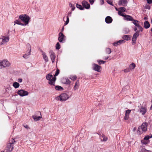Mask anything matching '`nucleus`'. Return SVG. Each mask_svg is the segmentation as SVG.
<instances>
[{
  "label": "nucleus",
  "instance_id": "nucleus-7",
  "mask_svg": "<svg viewBox=\"0 0 152 152\" xmlns=\"http://www.w3.org/2000/svg\"><path fill=\"white\" fill-rule=\"evenodd\" d=\"M139 35L140 31H137L134 34L132 39V44H134L135 43L137 38L139 36Z\"/></svg>",
  "mask_w": 152,
  "mask_h": 152
},
{
  "label": "nucleus",
  "instance_id": "nucleus-53",
  "mask_svg": "<svg viewBox=\"0 0 152 152\" xmlns=\"http://www.w3.org/2000/svg\"><path fill=\"white\" fill-rule=\"evenodd\" d=\"M137 27L136 26H135L134 27V31H136V32L137 31Z\"/></svg>",
  "mask_w": 152,
  "mask_h": 152
},
{
  "label": "nucleus",
  "instance_id": "nucleus-64",
  "mask_svg": "<svg viewBox=\"0 0 152 152\" xmlns=\"http://www.w3.org/2000/svg\"><path fill=\"white\" fill-rule=\"evenodd\" d=\"M151 31L152 32V28L151 29Z\"/></svg>",
  "mask_w": 152,
  "mask_h": 152
},
{
  "label": "nucleus",
  "instance_id": "nucleus-50",
  "mask_svg": "<svg viewBox=\"0 0 152 152\" xmlns=\"http://www.w3.org/2000/svg\"><path fill=\"white\" fill-rule=\"evenodd\" d=\"M147 2L149 4H151L152 3V0H146Z\"/></svg>",
  "mask_w": 152,
  "mask_h": 152
},
{
  "label": "nucleus",
  "instance_id": "nucleus-11",
  "mask_svg": "<svg viewBox=\"0 0 152 152\" xmlns=\"http://www.w3.org/2000/svg\"><path fill=\"white\" fill-rule=\"evenodd\" d=\"M93 69L95 71L100 72L101 69V67L96 64H93Z\"/></svg>",
  "mask_w": 152,
  "mask_h": 152
},
{
  "label": "nucleus",
  "instance_id": "nucleus-59",
  "mask_svg": "<svg viewBox=\"0 0 152 152\" xmlns=\"http://www.w3.org/2000/svg\"><path fill=\"white\" fill-rule=\"evenodd\" d=\"M73 6V5L72 3H69V6L70 7H72Z\"/></svg>",
  "mask_w": 152,
  "mask_h": 152
},
{
  "label": "nucleus",
  "instance_id": "nucleus-29",
  "mask_svg": "<svg viewBox=\"0 0 152 152\" xmlns=\"http://www.w3.org/2000/svg\"><path fill=\"white\" fill-rule=\"evenodd\" d=\"M55 89L58 91H61L64 90V88L63 87L59 86H56Z\"/></svg>",
  "mask_w": 152,
  "mask_h": 152
},
{
  "label": "nucleus",
  "instance_id": "nucleus-41",
  "mask_svg": "<svg viewBox=\"0 0 152 152\" xmlns=\"http://www.w3.org/2000/svg\"><path fill=\"white\" fill-rule=\"evenodd\" d=\"M56 49L59 50L60 48V46L59 42H57L56 45Z\"/></svg>",
  "mask_w": 152,
  "mask_h": 152
},
{
  "label": "nucleus",
  "instance_id": "nucleus-54",
  "mask_svg": "<svg viewBox=\"0 0 152 152\" xmlns=\"http://www.w3.org/2000/svg\"><path fill=\"white\" fill-rule=\"evenodd\" d=\"M142 151H148V152H150L151 151H150L148 150H146V149H145V148H143L142 149Z\"/></svg>",
  "mask_w": 152,
  "mask_h": 152
},
{
  "label": "nucleus",
  "instance_id": "nucleus-36",
  "mask_svg": "<svg viewBox=\"0 0 152 152\" xmlns=\"http://www.w3.org/2000/svg\"><path fill=\"white\" fill-rule=\"evenodd\" d=\"M124 33L125 34H128L129 31V30L128 28H125L123 30Z\"/></svg>",
  "mask_w": 152,
  "mask_h": 152
},
{
  "label": "nucleus",
  "instance_id": "nucleus-47",
  "mask_svg": "<svg viewBox=\"0 0 152 152\" xmlns=\"http://www.w3.org/2000/svg\"><path fill=\"white\" fill-rule=\"evenodd\" d=\"M137 27V28H138L140 30V31H142L143 28L142 27L140 26V25H139Z\"/></svg>",
  "mask_w": 152,
  "mask_h": 152
},
{
  "label": "nucleus",
  "instance_id": "nucleus-30",
  "mask_svg": "<svg viewBox=\"0 0 152 152\" xmlns=\"http://www.w3.org/2000/svg\"><path fill=\"white\" fill-rule=\"evenodd\" d=\"M63 83L69 85L70 83V81L68 78H66L65 80V81L63 82Z\"/></svg>",
  "mask_w": 152,
  "mask_h": 152
},
{
  "label": "nucleus",
  "instance_id": "nucleus-27",
  "mask_svg": "<svg viewBox=\"0 0 152 152\" xmlns=\"http://www.w3.org/2000/svg\"><path fill=\"white\" fill-rule=\"evenodd\" d=\"M13 86L15 88H17L19 87L20 84L17 82H14L13 83Z\"/></svg>",
  "mask_w": 152,
  "mask_h": 152
},
{
  "label": "nucleus",
  "instance_id": "nucleus-63",
  "mask_svg": "<svg viewBox=\"0 0 152 152\" xmlns=\"http://www.w3.org/2000/svg\"><path fill=\"white\" fill-rule=\"evenodd\" d=\"M151 23H152V18L151 19Z\"/></svg>",
  "mask_w": 152,
  "mask_h": 152
},
{
  "label": "nucleus",
  "instance_id": "nucleus-43",
  "mask_svg": "<svg viewBox=\"0 0 152 152\" xmlns=\"http://www.w3.org/2000/svg\"><path fill=\"white\" fill-rule=\"evenodd\" d=\"M113 44L114 46H117L118 45H120V43H119V42H118V41L116 42H115L113 43Z\"/></svg>",
  "mask_w": 152,
  "mask_h": 152
},
{
  "label": "nucleus",
  "instance_id": "nucleus-19",
  "mask_svg": "<svg viewBox=\"0 0 152 152\" xmlns=\"http://www.w3.org/2000/svg\"><path fill=\"white\" fill-rule=\"evenodd\" d=\"M128 2L126 0H119L118 4L119 6H124V5H123L122 4H126Z\"/></svg>",
  "mask_w": 152,
  "mask_h": 152
},
{
  "label": "nucleus",
  "instance_id": "nucleus-26",
  "mask_svg": "<svg viewBox=\"0 0 152 152\" xmlns=\"http://www.w3.org/2000/svg\"><path fill=\"white\" fill-rule=\"evenodd\" d=\"M53 77V75L50 73L47 74L46 76V79L48 80H49L51 79V78H52Z\"/></svg>",
  "mask_w": 152,
  "mask_h": 152
},
{
  "label": "nucleus",
  "instance_id": "nucleus-13",
  "mask_svg": "<svg viewBox=\"0 0 152 152\" xmlns=\"http://www.w3.org/2000/svg\"><path fill=\"white\" fill-rule=\"evenodd\" d=\"M147 110L146 107L142 106L140 109V111L142 115H144L147 112Z\"/></svg>",
  "mask_w": 152,
  "mask_h": 152
},
{
  "label": "nucleus",
  "instance_id": "nucleus-58",
  "mask_svg": "<svg viewBox=\"0 0 152 152\" xmlns=\"http://www.w3.org/2000/svg\"><path fill=\"white\" fill-rule=\"evenodd\" d=\"M75 6H74V5L72 7V11H73L75 9Z\"/></svg>",
  "mask_w": 152,
  "mask_h": 152
},
{
  "label": "nucleus",
  "instance_id": "nucleus-45",
  "mask_svg": "<svg viewBox=\"0 0 152 152\" xmlns=\"http://www.w3.org/2000/svg\"><path fill=\"white\" fill-rule=\"evenodd\" d=\"M122 12H121V11H119L118 12V14L120 15H121V16H123L124 17V16L125 15H124V14H123L122 13Z\"/></svg>",
  "mask_w": 152,
  "mask_h": 152
},
{
  "label": "nucleus",
  "instance_id": "nucleus-21",
  "mask_svg": "<svg viewBox=\"0 0 152 152\" xmlns=\"http://www.w3.org/2000/svg\"><path fill=\"white\" fill-rule=\"evenodd\" d=\"M100 137H101V141H103L105 142L107 140V137H106L105 135L103 134H102Z\"/></svg>",
  "mask_w": 152,
  "mask_h": 152
},
{
  "label": "nucleus",
  "instance_id": "nucleus-23",
  "mask_svg": "<svg viewBox=\"0 0 152 152\" xmlns=\"http://www.w3.org/2000/svg\"><path fill=\"white\" fill-rule=\"evenodd\" d=\"M144 27L146 29L148 28L150 26V24L148 21H145L144 23Z\"/></svg>",
  "mask_w": 152,
  "mask_h": 152
},
{
  "label": "nucleus",
  "instance_id": "nucleus-39",
  "mask_svg": "<svg viewBox=\"0 0 152 152\" xmlns=\"http://www.w3.org/2000/svg\"><path fill=\"white\" fill-rule=\"evenodd\" d=\"M97 61L98 62L99 64H104V63L106 62L105 61H103L102 60H98Z\"/></svg>",
  "mask_w": 152,
  "mask_h": 152
},
{
  "label": "nucleus",
  "instance_id": "nucleus-12",
  "mask_svg": "<svg viewBox=\"0 0 152 152\" xmlns=\"http://www.w3.org/2000/svg\"><path fill=\"white\" fill-rule=\"evenodd\" d=\"M82 4L83 6V7H85L86 9H88L90 7L89 4L87 1H83L82 2Z\"/></svg>",
  "mask_w": 152,
  "mask_h": 152
},
{
  "label": "nucleus",
  "instance_id": "nucleus-5",
  "mask_svg": "<svg viewBox=\"0 0 152 152\" xmlns=\"http://www.w3.org/2000/svg\"><path fill=\"white\" fill-rule=\"evenodd\" d=\"M69 98L68 95L65 93H62L57 97L58 100L60 101H65Z\"/></svg>",
  "mask_w": 152,
  "mask_h": 152
},
{
  "label": "nucleus",
  "instance_id": "nucleus-51",
  "mask_svg": "<svg viewBox=\"0 0 152 152\" xmlns=\"http://www.w3.org/2000/svg\"><path fill=\"white\" fill-rule=\"evenodd\" d=\"M94 0H89V1L90 4H92L94 3Z\"/></svg>",
  "mask_w": 152,
  "mask_h": 152
},
{
  "label": "nucleus",
  "instance_id": "nucleus-3",
  "mask_svg": "<svg viewBox=\"0 0 152 152\" xmlns=\"http://www.w3.org/2000/svg\"><path fill=\"white\" fill-rule=\"evenodd\" d=\"M10 65L9 62L6 60L0 61V69L8 67Z\"/></svg>",
  "mask_w": 152,
  "mask_h": 152
},
{
  "label": "nucleus",
  "instance_id": "nucleus-37",
  "mask_svg": "<svg viewBox=\"0 0 152 152\" xmlns=\"http://www.w3.org/2000/svg\"><path fill=\"white\" fill-rule=\"evenodd\" d=\"M131 111V110H127L126 111L125 115L129 116V115Z\"/></svg>",
  "mask_w": 152,
  "mask_h": 152
},
{
  "label": "nucleus",
  "instance_id": "nucleus-22",
  "mask_svg": "<svg viewBox=\"0 0 152 152\" xmlns=\"http://www.w3.org/2000/svg\"><path fill=\"white\" fill-rule=\"evenodd\" d=\"M72 12L68 13V15L66 17V20L64 23V25H66L69 22V19L68 16H71Z\"/></svg>",
  "mask_w": 152,
  "mask_h": 152
},
{
  "label": "nucleus",
  "instance_id": "nucleus-56",
  "mask_svg": "<svg viewBox=\"0 0 152 152\" xmlns=\"http://www.w3.org/2000/svg\"><path fill=\"white\" fill-rule=\"evenodd\" d=\"M145 8L146 9H150V7L149 6L147 5V6H146L145 7Z\"/></svg>",
  "mask_w": 152,
  "mask_h": 152
},
{
  "label": "nucleus",
  "instance_id": "nucleus-28",
  "mask_svg": "<svg viewBox=\"0 0 152 152\" xmlns=\"http://www.w3.org/2000/svg\"><path fill=\"white\" fill-rule=\"evenodd\" d=\"M136 65L134 63H132L129 66V68L131 69V70L132 69H134Z\"/></svg>",
  "mask_w": 152,
  "mask_h": 152
},
{
  "label": "nucleus",
  "instance_id": "nucleus-44",
  "mask_svg": "<svg viewBox=\"0 0 152 152\" xmlns=\"http://www.w3.org/2000/svg\"><path fill=\"white\" fill-rule=\"evenodd\" d=\"M119 9L122 12H125L126 11V9L124 7H121Z\"/></svg>",
  "mask_w": 152,
  "mask_h": 152
},
{
  "label": "nucleus",
  "instance_id": "nucleus-8",
  "mask_svg": "<svg viewBox=\"0 0 152 152\" xmlns=\"http://www.w3.org/2000/svg\"><path fill=\"white\" fill-rule=\"evenodd\" d=\"M17 93L19 95L21 96L27 95L28 94L27 91L23 89L19 90L18 91Z\"/></svg>",
  "mask_w": 152,
  "mask_h": 152
},
{
  "label": "nucleus",
  "instance_id": "nucleus-61",
  "mask_svg": "<svg viewBox=\"0 0 152 152\" xmlns=\"http://www.w3.org/2000/svg\"><path fill=\"white\" fill-rule=\"evenodd\" d=\"M147 18L146 17H145L144 18V19L145 20H147Z\"/></svg>",
  "mask_w": 152,
  "mask_h": 152
},
{
  "label": "nucleus",
  "instance_id": "nucleus-31",
  "mask_svg": "<svg viewBox=\"0 0 152 152\" xmlns=\"http://www.w3.org/2000/svg\"><path fill=\"white\" fill-rule=\"evenodd\" d=\"M76 7L77 8H79L81 10H84V7H82V6H81L80 5L78 4H77Z\"/></svg>",
  "mask_w": 152,
  "mask_h": 152
},
{
  "label": "nucleus",
  "instance_id": "nucleus-15",
  "mask_svg": "<svg viewBox=\"0 0 152 152\" xmlns=\"http://www.w3.org/2000/svg\"><path fill=\"white\" fill-rule=\"evenodd\" d=\"M124 19L127 21H132L133 20V18L132 16L130 15H125Z\"/></svg>",
  "mask_w": 152,
  "mask_h": 152
},
{
  "label": "nucleus",
  "instance_id": "nucleus-24",
  "mask_svg": "<svg viewBox=\"0 0 152 152\" xmlns=\"http://www.w3.org/2000/svg\"><path fill=\"white\" fill-rule=\"evenodd\" d=\"M122 38L124 40H128L130 39L131 36L130 35H124L123 36Z\"/></svg>",
  "mask_w": 152,
  "mask_h": 152
},
{
  "label": "nucleus",
  "instance_id": "nucleus-1",
  "mask_svg": "<svg viewBox=\"0 0 152 152\" xmlns=\"http://www.w3.org/2000/svg\"><path fill=\"white\" fill-rule=\"evenodd\" d=\"M19 18L20 21L16 20L14 22V25L15 24L20 25L22 26H26L29 22L30 18L26 14H22L19 15Z\"/></svg>",
  "mask_w": 152,
  "mask_h": 152
},
{
  "label": "nucleus",
  "instance_id": "nucleus-16",
  "mask_svg": "<svg viewBox=\"0 0 152 152\" xmlns=\"http://www.w3.org/2000/svg\"><path fill=\"white\" fill-rule=\"evenodd\" d=\"M56 77H53L51 79L49 80V82L48 83L51 85L55 86V81L56 80Z\"/></svg>",
  "mask_w": 152,
  "mask_h": 152
},
{
  "label": "nucleus",
  "instance_id": "nucleus-46",
  "mask_svg": "<svg viewBox=\"0 0 152 152\" xmlns=\"http://www.w3.org/2000/svg\"><path fill=\"white\" fill-rule=\"evenodd\" d=\"M107 2L108 4H109L112 6L113 5V3H112V1H110V0H108L107 1Z\"/></svg>",
  "mask_w": 152,
  "mask_h": 152
},
{
  "label": "nucleus",
  "instance_id": "nucleus-20",
  "mask_svg": "<svg viewBox=\"0 0 152 152\" xmlns=\"http://www.w3.org/2000/svg\"><path fill=\"white\" fill-rule=\"evenodd\" d=\"M42 55L43 56V58L44 60L46 62H47L48 61V59L47 56L46 55V54L45 52L42 51Z\"/></svg>",
  "mask_w": 152,
  "mask_h": 152
},
{
  "label": "nucleus",
  "instance_id": "nucleus-18",
  "mask_svg": "<svg viewBox=\"0 0 152 152\" xmlns=\"http://www.w3.org/2000/svg\"><path fill=\"white\" fill-rule=\"evenodd\" d=\"M38 113H39L40 115V116L37 117L35 115H33L32 116V118L34 119V120L35 121H37L39 120L41 118H42L41 113L40 112H38Z\"/></svg>",
  "mask_w": 152,
  "mask_h": 152
},
{
  "label": "nucleus",
  "instance_id": "nucleus-17",
  "mask_svg": "<svg viewBox=\"0 0 152 152\" xmlns=\"http://www.w3.org/2000/svg\"><path fill=\"white\" fill-rule=\"evenodd\" d=\"M113 19L110 16H107L105 18V21L107 23H111Z\"/></svg>",
  "mask_w": 152,
  "mask_h": 152
},
{
  "label": "nucleus",
  "instance_id": "nucleus-48",
  "mask_svg": "<svg viewBox=\"0 0 152 152\" xmlns=\"http://www.w3.org/2000/svg\"><path fill=\"white\" fill-rule=\"evenodd\" d=\"M119 43H120V44L121 45V44L125 43V41L123 40H120L118 41Z\"/></svg>",
  "mask_w": 152,
  "mask_h": 152
},
{
  "label": "nucleus",
  "instance_id": "nucleus-60",
  "mask_svg": "<svg viewBox=\"0 0 152 152\" xmlns=\"http://www.w3.org/2000/svg\"><path fill=\"white\" fill-rule=\"evenodd\" d=\"M108 58H109V57L108 56H107V57H105L104 58V59H105V60H107V59Z\"/></svg>",
  "mask_w": 152,
  "mask_h": 152
},
{
  "label": "nucleus",
  "instance_id": "nucleus-10",
  "mask_svg": "<svg viewBox=\"0 0 152 152\" xmlns=\"http://www.w3.org/2000/svg\"><path fill=\"white\" fill-rule=\"evenodd\" d=\"M50 56L52 62L53 63H54L55 60V54L54 52L52 50H50L49 52Z\"/></svg>",
  "mask_w": 152,
  "mask_h": 152
},
{
  "label": "nucleus",
  "instance_id": "nucleus-35",
  "mask_svg": "<svg viewBox=\"0 0 152 152\" xmlns=\"http://www.w3.org/2000/svg\"><path fill=\"white\" fill-rule=\"evenodd\" d=\"M77 82L76 83L75 85L73 88L74 91H75L78 88L79 85L77 84Z\"/></svg>",
  "mask_w": 152,
  "mask_h": 152
},
{
  "label": "nucleus",
  "instance_id": "nucleus-32",
  "mask_svg": "<svg viewBox=\"0 0 152 152\" xmlns=\"http://www.w3.org/2000/svg\"><path fill=\"white\" fill-rule=\"evenodd\" d=\"M152 137V136H150L149 135H147L145 137L144 139V140H146L147 141H149V139Z\"/></svg>",
  "mask_w": 152,
  "mask_h": 152
},
{
  "label": "nucleus",
  "instance_id": "nucleus-33",
  "mask_svg": "<svg viewBox=\"0 0 152 152\" xmlns=\"http://www.w3.org/2000/svg\"><path fill=\"white\" fill-rule=\"evenodd\" d=\"M141 142L142 143L146 145L149 142V141H147L143 140L141 141Z\"/></svg>",
  "mask_w": 152,
  "mask_h": 152
},
{
  "label": "nucleus",
  "instance_id": "nucleus-52",
  "mask_svg": "<svg viewBox=\"0 0 152 152\" xmlns=\"http://www.w3.org/2000/svg\"><path fill=\"white\" fill-rule=\"evenodd\" d=\"M18 82L21 83L22 81V79L21 78H19L18 79Z\"/></svg>",
  "mask_w": 152,
  "mask_h": 152
},
{
  "label": "nucleus",
  "instance_id": "nucleus-6",
  "mask_svg": "<svg viewBox=\"0 0 152 152\" xmlns=\"http://www.w3.org/2000/svg\"><path fill=\"white\" fill-rule=\"evenodd\" d=\"M147 125L146 123H143L142 125L140 126L138 129V132L142 133L143 132H145L147 130Z\"/></svg>",
  "mask_w": 152,
  "mask_h": 152
},
{
  "label": "nucleus",
  "instance_id": "nucleus-4",
  "mask_svg": "<svg viewBox=\"0 0 152 152\" xmlns=\"http://www.w3.org/2000/svg\"><path fill=\"white\" fill-rule=\"evenodd\" d=\"M10 39L9 37L1 36L0 38V45L4 44L9 41Z\"/></svg>",
  "mask_w": 152,
  "mask_h": 152
},
{
  "label": "nucleus",
  "instance_id": "nucleus-55",
  "mask_svg": "<svg viewBox=\"0 0 152 152\" xmlns=\"http://www.w3.org/2000/svg\"><path fill=\"white\" fill-rule=\"evenodd\" d=\"M23 126H24V127L25 128H26L27 129H30L29 127H28V126L27 125H24Z\"/></svg>",
  "mask_w": 152,
  "mask_h": 152
},
{
  "label": "nucleus",
  "instance_id": "nucleus-9",
  "mask_svg": "<svg viewBox=\"0 0 152 152\" xmlns=\"http://www.w3.org/2000/svg\"><path fill=\"white\" fill-rule=\"evenodd\" d=\"M27 47H28L29 51L28 54H25L23 55V57L25 58H27L29 57V56L31 54V47L30 44L29 43L27 44Z\"/></svg>",
  "mask_w": 152,
  "mask_h": 152
},
{
  "label": "nucleus",
  "instance_id": "nucleus-57",
  "mask_svg": "<svg viewBox=\"0 0 152 152\" xmlns=\"http://www.w3.org/2000/svg\"><path fill=\"white\" fill-rule=\"evenodd\" d=\"M100 1H101V5H102L104 4V0H100Z\"/></svg>",
  "mask_w": 152,
  "mask_h": 152
},
{
  "label": "nucleus",
  "instance_id": "nucleus-62",
  "mask_svg": "<svg viewBox=\"0 0 152 152\" xmlns=\"http://www.w3.org/2000/svg\"><path fill=\"white\" fill-rule=\"evenodd\" d=\"M64 27H63L62 28V30H61L62 31H63L64 30Z\"/></svg>",
  "mask_w": 152,
  "mask_h": 152
},
{
  "label": "nucleus",
  "instance_id": "nucleus-14",
  "mask_svg": "<svg viewBox=\"0 0 152 152\" xmlns=\"http://www.w3.org/2000/svg\"><path fill=\"white\" fill-rule=\"evenodd\" d=\"M58 36V41L61 42H62L64 37V35L63 34L62 32H61L59 34Z\"/></svg>",
  "mask_w": 152,
  "mask_h": 152
},
{
  "label": "nucleus",
  "instance_id": "nucleus-38",
  "mask_svg": "<svg viewBox=\"0 0 152 152\" xmlns=\"http://www.w3.org/2000/svg\"><path fill=\"white\" fill-rule=\"evenodd\" d=\"M70 78L71 79V80H75L77 79V77L76 75L71 76H70Z\"/></svg>",
  "mask_w": 152,
  "mask_h": 152
},
{
  "label": "nucleus",
  "instance_id": "nucleus-40",
  "mask_svg": "<svg viewBox=\"0 0 152 152\" xmlns=\"http://www.w3.org/2000/svg\"><path fill=\"white\" fill-rule=\"evenodd\" d=\"M60 72V70L58 69H57L56 71V72L55 74L54 75V77H56V76H57L59 73Z\"/></svg>",
  "mask_w": 152,
  "mask_h": 152
},
{
  "label": "nucleus",
  "instance_id": "nucleus-49",
  "mask_svg": "<svg viewBox=\"0 0 152 152\" xmlns=\"http://www.w3.org/2000/svg\"><path fill=\"white\" fill-rule=\"evenodd\" d=\"M129 118V116H127V115H125V116L124 117V119L125 120H127Z\"/></svg>",
  "mask_w": 152,
  "mask_h": 152
},
{
  "label": "nucleus",
  "instance_id": "nucleus-2",
  "mask_svg": "<svg viewBox=\"0 0 152 152\" xmlns=\"http://www.w3.org/2000/svg\"><path fill=\"white\" fill-rule=\"evenodd\" d=\"M14 139H12V141L11 142H9L7 144V146L6 147L3 152H10L14 148V142H15Z\"/></svg>",
  "mask_w": 152,
  "mask_h": 152
},
{
  "label": "nucleus",
  "instance_id": "nucleus-25",
  "mask_svg": "<svg viewBox=\"0 0 152 152\" xmlns=\"http://www.w3.org/2000/svg\"><path fill=\"white\" fill-rule=\"evenodd\" d=\"M132 21L133 23L135 25V26H136L137 27L139 25L138 23L139 21L138 20H134L133 19V20H132Z\"/></svg>",
  "mask_w": 152,
  "mask_h": 152
},
{
  "label": "nucleus",
  "instance_id": "nucleus-34",
  "mask_svg": "<svg viewBox=\"0 0 152 152\" xmlns=\"http://www.w3.org/2000/svg\"><path fill=\"white\" fill-rule=\"evenodd\" d=\"M106 53L107 54H110L111 52V49L110 48H107L106 49Z\"/></svg>",
  "mask_w": 152,
  "mask_h": 152
},
{
  "label": "nucleus",
  "instance_id": "nucleus-42",
  "mask_svg": "<svg viewBox=\"0 0 152 152\" xmlns=\"http://www.w3.org/2000/svg\"><path fill=\"white\" fill-rule=\"evenodd\" d=\"M131 71V69L128 68L125 69L124 70V72H130Z\"/></svg>",
  "mask_w": 152,
  "mask_h": 152
}]
</instances>
